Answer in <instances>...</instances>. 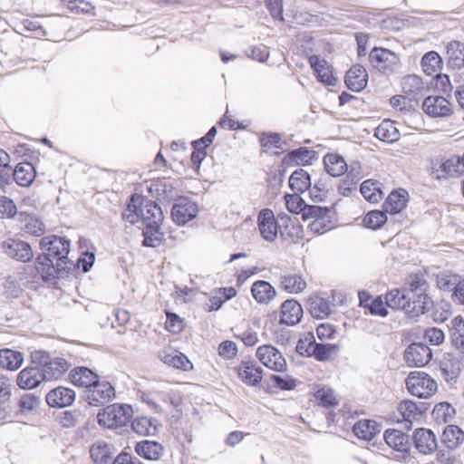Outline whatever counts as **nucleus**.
<instances>
[{
  "mask_svg": "<svg viewBox=\"0 0 464 464\" xmlns=\"http://www.w3.org/2000/svg\"><path fill=\"white\" fill-rule=\"evenodd\" d=\"M345 84L353 92H361L368 82V72L365 68L360 64L353 65L346 72Z\"/></svg>",
  "mask_w": 464,
  "mask_h": 464,
  "instance_id": "nucleus-15",
  "label": "nucleus"
},
{
  "mask_svg": "<svg viewBox=\"0 0 464 464\" xmlns=\"http://www.w3.org/2000/svg\"><path fill=\"white\" fill-rule=\"evenodd\" d=\"M70 378L74 385L78 387L88 388L89 390L100 377L91 369L81 366L76 367L71 371Z\"/></svg>",
  "mask_w": 464,
  "mask_h": 464,
  "instance_id": "nucleus-22",
  "label": "nucleus"
},
{
  "mask_svg": "<svg viewBox=\"0 0 464 464\" xmlns=\"http://www.w3.org/2000/svg\"><path fill=\"white\" fill-rule=\"evenodd\" d=\"M421 67L423 72L430 76L439 73L442 68V59L435 51L426 53L421 58Z\"/></svg>",
  "mask_w": 464,
  "mask_h": 464,
  "instance_id": "nucleus-39",
  "label": "nucleus"
},
{
  "mask_svg": "<svg viewBox=\"0 0 464 464\" xmlns=\"http://www.w3.org/2000/svg\"><path fill=\"white\" fill-rule=\"evenodd\" d=\"M17 212L16 206L13 199L7 197L0 198V213L8 218H14Z\"/></svg>",
  "mask_w": 464,
  "mask_h": 464,
  "instance_id": "nucleus-63",
  "label": "nucleus"
},
{
  "mask_svg": "<svg viewBox=\"0 0 464 464\" xmlns=\"http://www.w3.org/2000/svg\"><path fill=\"white\" fill-rule=\"evenodd\" d=\"M131 428L139 435H152L157 430V420L148 417H138L132 420Z\"/></svg>",
  "mask_w": 464,
  "mask_h": 464,
  "instance_id": "nucleus-43",
  "label": "nucleus"
},
{
  "mask_svg": "<svg viewBox=\"0 0 464 464\" xmlns=\"http://www.w3.org/2000/svg\"><path fill=\"white\" fill-rule=\"evenodd\" d=\"M140 220L144 227L155 221L157 225H160L163 221V213L161 208L153 201H140Z\"/></svg>",
  "mask_w": 464,
  "mask_h": 464,
  "instance_id": "nucleus-18",
  "label": "nucleus"
},
{
  "mask_svg": "<svg viewBox=\"0 0 464 464\" xmlns=\"http://www.w3.org/2000/svg\"><path fill=\"white\" fill-rule=\"evenodd\" d=\"M408 193L405 189H399L392 191L385 202L383 203V209L387 213L397 214L402 211L407 205Z\"/></svg>",
  "mask_w": 464,
  "mask_h": 464,
  "instance_id": "nucleus-25",
  "label": "nucleus"
},
{
  "mask_svg": "<svg viewBox=\"0 0 464 464\" xmlns=\"http://www.w3.org/2000/svg\"><path fill=\"white\" fill-rule=\"evenodd\" d=\"M459 282V277L457 275L448 273H440L437 276V285L440 289L444 291H453Z\"/></svg>",
  "mask_w": 464,
  "mask_h": 464,
  "instance_id": "nucleus-55",
  "label": "nucleus"
},
{
  "mask_svg": "<svg viewBox=\"0 0 464 464\" xmlns=\"http://www.w3.org/2000/svg\"><path fill=\"white\" fill-rule=\"evenodd\" d=\"M49 354L44 351H35L31 353V390L36 388L41 383V380H38L41 373V369L48 363Z\"/></svg>",
  "mask_w": 464,
  "mask_h": 464,
  "instance_id": "nucleus-31",
  "label": "nucleus"
},
{
  "mask_svg": "<svg viewBox=\"0 0 464 464\" xmlns=\"http://www.w3.org/2000/svg\"><path fill=\"white\" fill-rule=\"evenodd\" d=\"M308 227L314 234H324L332 228L330 215L314 219L309 225Z\"/></svg>",
  "mask_w": 464,
  "mask_h": 464,
  "instance_id": "nucleus-61",
  "label": "nucleus"
},
{
  "mask_svg": "<svg viewBox=\"0 0 464 464\" xmlns=\"http://www.w3.org/2000/svg\"><path fill=\"white\" fill-rule=\"evenodd\" d=\"M289 187L295 193H304L311 188L309 173L303 169H295L289 178Z\"/></svg>",
  "mask_w": 464,
  "mask_h": 464,
  "instance_id": "nucleus-35",
  "label": "nucleus"
},
{
  "mask_svg": "<svg viewBox=\"0 0 464 464\" xmlns=\"http://www.w3.org/2000/svg\"><path fill=\"white\" fill-rule=\"evenodd\" d=\"M428 410V404L420 402L417 404L413 401H403L399 404L398 411L403 420L411 424L413 420L419 419Z\"/></svg>",
  "mask_w": 464,
  "mask_h": 464,
  "instance_id": "nucleus-24",
  "label": "nucleus"
},
{
  "mask_svg": "<svg viewBox=\"0 0 464 464\" xmlns=\"http://www.w3.org/2000/svg\"><path fill=\"white\" fill-rule=\"evenodd\" d=\"M24 164L29 165V159L24 158L22 162L15 166L14 169H12L11 179L15 180L19 186L29 187V179L26 178V173H24Z\"/></svg>",
  "mask_w": 464,
  "mask_h": 464,
  "instance_id": "nucleus-57",
  "label": "nucleus"
},
{
  "mask_svg": "<svg viewBox=\"0 0 464 464\" xmlns=\"http://www.w3.org/2000/svg\"><path fill=\"white\" fill-rule=\"evenodd\" d=\"M410 307L406 308V314L410 318H417L430 310L431 300L428 295H411Z\"/></svg>",
  "mask_w": 464,
  "mask_h": 464,
  "instance_id": "nucleus-26",
  "label": "nucleus"
},
{
  "mask_svg": "<svg viewBox=\"0 0 464 464\" xmlns=\"http://www.w3.org/2000/svg\"><path fill=\"white\" fill-rule=\"evenodd\" d=\"M314 345H316V342L314 335L308 334L304 338L298 341L296 345V352L300 355L311 357L314 353L313 349Z\"/></svg>",
  "mask_w": 464,
  "mask_h": 464,
  "instance_id": "nucleus-59",
  "label": "nucleus"
},
{
  "mask_svg": "<svg viewBox=\"0 0 464 464\" xmlns=\"http://www.w3.org/2000/svg\"><path fill=\"white\" fill-rule=\"evenodd\" d=\"M324 165L327 173L333 177H340L347 170L343 157L335 153L326 154L324 157Z\"/></svg>",
  "mask_w": 464,
  "mask_h": 464,
  "instance_id": "nucleus-32",
  "label": "nucleus"
},
{
  "mask_svg": "<svg viewBox=\"0 0 464 464\" xmlns=\"http://www.w3.org/2000/svg\"><path fill=\"white\" fill-rule=\"evenodd\" d=\"M256 356L259 361L267 368L284 372L286 371L287 364L282 353L272 345H263L258 347Z\"/></svg>",
  "mask_w": 464,
  "mask_h": 464,
  "instance_id": "nucleus-6",
  "label": "nucleus"
},
{
  "mask_svg": "<svg viewBox=\"0 0 464 464\" xmlns=\"http://www.w3.org/2000/svg\"><path fill=\"white\" fill-rule=\"evenodd\" d=\"M408 285L409 289L407 290V293L410 294V295L420 294L427 295L429 284L422 275L415 274L410 276L408 279Z\"/></svg>",
  "mask_w": 464,
  "mask_h": 464,
  "instance_id": "nucleus-48",
  "label": "nucleus"
},
{
  "mask_svg": "<svg viewBox=\"0 0 464 464\" xmlns=\"http://www.w3.org/2000/svg\"><path fill=\"white\" fill-rule=\"evenodd\" d=\"M364 295H365L364 293L359 294L360 303L365 308L369 309L371 314L379 315L382 317H384L388 314V311L386 309L387 305H386V304L383 303V301L382 300V298L380 296H378L376 298H372L370 295H366V297L364 298L363 297Z\"/></svg>",
  "mask_w": 464,
  "mask_h": 464,
  "instance_id": "nucleus-40",
  "label": "nucleus"
},
{
  "mask_svg": "<svg viewBox=\"0 0 464 464\" xmlns=\"http://www.w3.org/2000/svg\"><path fill=\"white\" fill-rule=\"evenodd\" d=\"M70 364L63 358H55L49 360L41 369L39 375L42 381H52L61 379L63 374L68 371Z\"/></svg>",
  "mask_w": 464,
  "mask_h": 464,
  "instance_id": "nucleus-14",
  "label": "nucleus"
},
{
  "mask_svg": "<svg viewBox=\"0 0 464 464\" xmlns=\"http://www.w3.org/2000/svg\"><path fill=\"white\" fill-rule=\"evenodd\" d=\"M115 398V390L107 381H98L87 391V401L92 406H101Z\"/></svg>",
  "mask_w": 464,
  "mask_h": 464,
  "instance_id": "nucleus-5",
  "label": "nucleus"
},
{
  "mask_svg": "<svg viewBox=\"0 0 464 464\" xmlns=\"http://www.w3.org/2000/svg\"><path fill=\"white\" fill-rule=\"evenodd\" d=\"M431 350L423 343H413L404 353V359L409 365L421 367L431 359Z\"/></svg>",
  "mask_w": 464,
  "mask_h": 464,
  "instance_id": "nucleus-9",
  "label": "nucleus"
},
{
  "mask_svg": "<svg viewBox=\"0 0 464 464\" xmlns=\"http://www.w3.org/2000/svg\"><path fill=\"white\" fill-rule=\"evenodd\" d=\"M401 88L410 100H418L426 91L422 79L415 74L404 76L401 80Z\"/></svg>",
  "mask_w": 464,
  "mask_h": 464,
  "instance_id": "nucleus-20",
  "label": "nucleus"
},
{
  "mask_svg": "<svg viewBox=\"0 0 464 464\" xmlns=\"http://www.w3.org/2000/svg\"><path fill=\"white\" fill-rule=\"evenodd\" d=\"M331 312L332 308L330 304L324 299H319L312 304L311 314L314 317L324 318L325 316H328L331 314Z\"/></svg>",
  "mask_w": 464,
  "mask_h": 464,
  "instance_id": "nucleus-60",
  "label": "nucleus"
},
{
  "mask_svg": "<svg viewBox=\"0 0 464 464\" xmlns=\"http://www.w3.org/2000/svg\"><path fill=\"white\" fill-rule=\"evenodd\" d=\"M374 136L380 140L392 143L400 139V132L392 121L385 120L375 129Z\"/></svg>",
  "mask_w": 464,
  "mask_h": 464,
  "instance_id": "nucleus-36",
  "label": "nucleus"
},
{
  "mask_svg": "<svg viewBox=\"0 0 464 464\" xmlns=\"http://www.w3.org/2000/svg\"><path fill=\"white\" fill-rule=\"evenodd\" d=\"M456 414L455 409L448 402H440L435 405L432 417L437 422L448 423Z\"/></svg>",
  "mask_w": 464,
  "mask_h": 464,
  "instance_id": "nucleus-46",
  "label": "nucleus"
},
{
  "mask_svg": "<svg viewBox=\"0 0 464 464\" xmlns=\"http://www.w3.org/2000/svg\"><path fill=\"white\" fill-rule=\"evenodd\" d=\"M450 336L452 344L464 359V319L459 315L451 321Z\"/></svg>",
  "mask_w": 464,
  "mask_h": 464,
  "instance_id": "nucleus-33",
  "label": "nucleus"
},
{
  "mask_svg": "<svg viewBox=\"0 0 464 464\" xmlns=\"http://www.w3.org/2000/svg\"><path fill=\"white\" fill-rule=\"evenodd\" d=\"M309 63L319 82L330 86L335 85L337 79L334 76L332 68L325 60L320 59L317 55H312L309 57Z\"/></svg>",
  "mask_w": 464,
  "mask_h": 464,
  "instance_id": "nucleus-16",
  "label": "nucleus"
},
{
  "mask_svg": "<svg viewBox=\"0 0 464 464\" xmlns=\"http://www.w3.org/2000/svg\"><path fill=\"white\" fill-rule=\"evenodd\" d=\"M409 392L418 398H430L437 391V382L423 372H412L405 381Z\"/></svg>",
  "mask_w": 464,
  "mask_h": 464,
  "instance_id": "nucleus-3",
  "label": "nucleus"
},
{
  "mask_svg": "<svg viewBox=\"0 0 464 464\" xmlns=\"http://www.w3.org/2000/svg\"><path fill=\"white\" fill-rule=\"evenodd\" d=\"M314 397L324 407L326 408L336 406L338 404L334 392L326 386L319 387L314 392Z\"/></svg>",
  "mask_w": 464,
  "mask_h": 464,
  "instance_id": "nucleus-50",
  "label": "nucleus"
},
{
  "mask_svg": "<svg viewBox=\"0 0 464 464\" xmlns=\"http://www.w3.org/2000/svg\"><path fill=\"white\" fill-rule=\"evenodd\" d=\"M369 60L374 68L385 73L394 72L400 63V58L395 53L378 47L371 51Z\"/></svg>",
  "mask_w": 464,
  "mask_h": 464,
  "instance_id": "nucleus-4",
  "label": "nucleus"
},
{
  "mask_svg": "<svg viewBox=\"0 0 464 464\" xmlns=\"http://www.w3.org/2000/svg\"><path fill=\"white\" fill-rule=\"evenodd\" d=\"M422 110L430 117H448L452 112L450 102L442 96L425 98Z\"/></svg>",
  "mask_w": 464,
  "mask_h": 464,
  "instance_id": "nucleus-11",
  "label": "nucleus"
},
{
  "mask_svg": "<svg viewBox=\"0 0 464 464\" xmlns=\"http://www.w3.org/2000/svg\"><path fill=\"white\" fill-rule=\"evenodd\" d=\"M338 350L339 347L336 344H323L316 343V345H314L313 349V356L317 361L324 362L329 360L331 355Z\"/></svg>",
  "mask_w": 464,
  "mask_h": 464,
  "instance_id": "nucleus-54",
  "label": "nucleus"
},
{
  "mask_svg": "<svg viewBox=\"0 0 464 464\" xmlns=\"http://www.w3.org/2000/svg\"><path fill=\"white\" fill-rule=\"evenodd\" d=\"M75 392L67 387L59 386L49 391L45 396L46 403L53 408L71 406L75 401Z\"/></svg>",
  "mask_w": 464,
  "mask_h": 464,
  "instance_id": "nucleus-10",
  "label": "nucleus"
},
{
  "mask_svg": "<svg viewBox=\"0 0 464 464\" xmlns=\"http://www.w3.org/2000/svg\"><path fill=\"white\" fill-rule=\"evenodd\" d=\"M140 201H143V198L141 196L131 195L130 202L122 212V218L130 224H136L140 221Z\"/></svg>",
  "mask_w": 464,
  "mask_h": 464,
  "instance_id": "nucleus-45",
  "label": "nucleus"
},
{
  "mask_svg": "<svg viewBox=\"0 0 464 464\" xmlns=\"http://www.w3.org/2000/svg\"><path fill=\"white\" fill-rule=\"evenodd\" d=\"M353 430L357 438L371 440L377 432V425L375 421L361 420L353 425Z\"/></svg>",
  "mask_w": 464,
  "mask_h": 464,
  "instance_id": "nucleus-42",
  "label": "nucleus"
},
{
  "mask_svg": "<svg viewBox=\"0 0 464 464\" xmlns=\"http://www.w3.org/2000/svg\"><path fill=\"white\" fill-rule=\"evenodd\" d=\"M411 299L407 290L392 289L386 294L385 304L392 309L402 310L406 314V308L410 307Z\"/></svg>",
  "mask_w": 464,
  "mask_h": 464,
  "instance_id": "nucleus-28",
  "label": "nucleus"
},
{
  "mask_svg": "<svg viewBox=\"0 0 464 464\" xmlns=\"http://www.w3.org/2000/svg\"><path fill=\"white\" fill-rule=\"evenodd\" d=\"M330 214V209L328 208L319 207V206H309L305 205L304 212L302 214V218L304 220L310 219H318L324 217H326Z\"/></svg>",
  "mask_w": 464,
  "mask_h": 464,
  "instance_id": "nucleus-58",
  "label": "nucleus"
},
{
  "mask_svg": "<svg viewBox=\"0 0 464 464\" xmlns=\"http://www.w3.org/2000/svg\"><path fill=\"white\" fill-rule=\"evenodd\" d=\"M412 439L420 453L430 454L438 448L436 436L430 430L424 428L417 429L413 433Z\"/></svg>",
  "mask_w": 464,
  "mask_h": 464,
  "instance_id": "nucleus-12",
  "label": "nucleus"
},
{
  "mask_svg": "<svg viewBox=\"0 0 464 464\" xmlns=\"http://www.w3.org/2000/svg\"><path fill=\"white\" fill-rule=\"evenodd\" d=\"M39 246L42 253L36 260V271L43 280L63 276L74 266L73 261L68 257L70 240L52 235L43 237Z\"/></svg>",
  "mask_w": 464,
  "mask_h": 464,
  "instance_id": "nucleus-1",
  "label": "nucleus"
},
{
  "mask_svg": "<svg viewBox=\"0 0 464 464\" xmlns=\"http://www.w3.org/2000/svg\"><path fill=\"white\" fill-rule=\"evenodd\" d=\"M135 451L143 459L159 460L164 454V447L157 441L142 440L136 444Z\"/></svg>",
  "mask_w": 464,
  "mask_h": 464,
  "instance_id": "nucleus-23",
  "label": "nucleus"
},
{
  "mask_svg": "<svg viewBox=\"0 0 464 464\" xmlns=\"http://www.w3.org/2000/svg\"><path fill=\"white\" fill-rule=\"evenodd\" d=\"M257 225L262 237L267 242H275L278 236L277 223L274 212L269 208L262 209L257 217Z\"/></svg>",
  "mask_w": 464,
  "mask_h": 464,
  "instance_id": "nucleus-7",
  "label": "nucleus"
},
{
  "mask_svg": "<svg viewBox=\"0 0 464 464\" xmlns=\"http://www.w3.org/2000/svg\"><path fill=\"white\" fill-rule=\"evenodd\" d=\"M424 339L430 344L439 345L444 342L445 334L437 327L428 328L424 333Z\"/></svg>",
  "mask_w": 464,
  "mask_h": 464,
  "instance_id": "nucleus-62",
  "label": "nucleus"
},
{
  "mask_svg": "<svg viewBox=\"0 0 464 464\" xmlns=\"http://www.w3.org/2000/svg\"><path fill=\"white\" fill-rule=\"evenodd\" d=\"M160 226L155 221L150 223L142 229L144 239L142 246L147 247H158L162 244L163 234L160 232Z\"/></svg>",
  "mask_w": 464,
  "mask_h": 464,
  "instance_id": "nucleus-38",
  "label": "nucleus"
},
{
  "mask_svg": "<svg viewBox=\"0 0 464 464\" xmlns=\"http://www.w3.org/2000/svg\"><path fill=\"white\" fill-rule=\"evenodd\" d=\"M4 252L11 258L24 263L29 262V243L14 238L3 242Z\"/></svg>",
  "mask_w": 464,
  "mask_h": 464,
  "instance_id": "nucleus-13",
  "label": "nucleus"
},
{
  "mask_svg": "<svg viewBox=\"0 0 464 464\" xmlns=\"http://www.w3.org/2000/svg\"><path fill=\"white\" fill-rule=\"evenodd\" d=\"M384 440L387 445L400 452H406L409 449V435L399 430L389 429L384 432Z\"/></svg>",
  "mask_w": 464,
  "mask_h": 464,
  "instance_id": "nucleus-27",
  "label": "nucleus"
},
{
  "mask_svg": "<svg viewBox=\"0 0 464 464\" xmlns=\"http://www.w3.org/2000/svg\"><path fill=\"white\" fill-rule=\"evenodd\" d=\"M237 374L243 382L255 386L263 376V370L252 361L242 362L237 367Z\"/></svg>",
  "mask_w": 464,
  "mask_h": 464,
  "instance_id": "nucleus-19",
  "label": "nucleus"
},
{
  "mask_svg": "<svg viewBox=\"0 0 464 464\" xmlns=\"http://www.w3.org/2000/svg\"><path fill=\"white\" fill-rule=\"evenodd\" d=\"M90 453L96 464H109L114 452L111 445L97 441L92 445Z\"/></svg>",
  "mask_w": 464,
  "mask_h": 464,
  "instance_id": "nucleus-34",
  "label": "nucleus"
},
{
  "mask_svg": "<svg viewBox=\"0 0 464 464\" xmlns=\"http://www.w3.org/2000/svg\"><path fill=\"white\" fill-rule=\"evenodd\" d=\"M462 167V158L459 157H452L440 163V168L447 179L459 177L463 172Z\"/></svg>",
  "mask_w": 464,
  "mask_h": 464,
  "instance_id": "nucleus-44",
  "label": "nucleus"
},
{
  "mask_svg": "<svg viewBox=\"0 0 464 464\" xmlns=\"http://www.w3.org/2000/svg\"><path fill=\"white\" fill-rule=\"evenodd\" d=\"M299 194L294 192V194H286L285 196L286 208L291 213L303 214L304 212L306 204Z\"/></svg>",
  "mask_w": 464,
  "mask_h": 464,
  "instance_id": "nucleus-53",
  "label": "nucleus"
},
{
  "mask_svg": "<svg viewBox=\"0 0 464 464\" xmlns=\"http://www.w3.org/2000/svg\"><path fill=\"white\" fill-rule=\"evenodd\" d=\"M24 362V355L21 352L4 348L0 350V368L8 371H16Z\"/></svg>",
  "mask_w": 464,
  "mask_h": 464,
  "instance_id": "nucleus-30",
  "label": "nucleus"
},
{
  "mask_svg": "<svg viewBox=\"0 0 464 464\" xmlns=\"http://www.w3.org/2000/svg\"><path fill=\"white\" fill-rule=\"evenodd\" d=\"M280 285L289 294H298L306 287V283L301 276L288 274L281 276Z\"/></svg>",
  "mask_w": 464,
  "mask_h": 464,
  "instance_id": "nucleus-41",
  "label": "nucleus"
},
{
  "mask_svg": "<svg viewBox=\"0 0 464 464\" xmlns=\"http://www.w3.org/2000/svg\"><path fill=\"white\" fill-rule=\"evenodd\" d=\"M464 441V432L455 425H448L441 435V442L450 450L458 449Z\"/></svg>",
  "mask_w": 464,
  "mask_h": 464,
  "instance_id": "nucleus-29",
  "label": "nucleus"
},
{
  "mask_svg": "<svg viewBox=\"0 0 464 464\" xmlns=\"http://www.w3.org/2000/svg\"><path fill=\"white\" fill-rule=\"evenodd\" d=\"M251 293L254 299L262 304H267L275 299L276 291L267 281L257 280L251 286Z\"/></svg>",
  "mask_w": 464,
  "mask_h": 464,
  "instance_id": "nucleus-21",
  "label": "nucleus"
},
{
  "mask_svg": "<svg viewBox=\"0 0 464 464\" xmlns=\"http://www.w3.org/2000/svg\"><path fill=\"white\" fill-rule=\"evenodd\" d=\"M164 363L173 366L183 371L192 369V363L182 353L179 354H165L162 357Z\"/></svg>",
  "mask_w": 464,
  "mask_h": 464,
  "instance_id": "nucleus-51",
  "label": "nucleus"
},
{
  "mask_svg": "<svg viewBox=\"0 0 464 464\" xmlns=\"http://www.w3.org/2000/svg\"><path fill=\"white\" fill-rule=\"evenodd\" d=\"M130 405L114 403L101 410L97 414V422L107 429H117L125 426L132 417Z\"/></svg>",
  "mask_w": 464,
  "mask_h": 464,
  "instance_id": "nucleus-2",
  "label": "nucleus"
},
{
  "mask_svg": "<svg viewBox=\"0 0 464 464\" xmlns=\"http://www.w3.org/2000/svg\"><path fill=\"white\" fill-rule=\"evenodd\" d=\"M259 141L262 148L267 149L274 147L284 150V146L286 145V142L282 140L281 135L276 132L262 133Z\"/></svg>",
  "mask_w": 464,
  "mask_h": 464,
  "instance_id": "nucleus-52",
  "label": "nucleus"
},
{
  "mask_svg": "<svg viewBox=\"0 0 464 464\" xmlns=\"http://www.w3.org/2000/svg\"><path fill=\"white\" fill-rule=\"evenodd\" d=\"M313 154V150L304 147H301L297 150L289 151L284 158L283 162L290 161L295 163L296 165H306L309 164Z\"/></svg>",
  "mask_w": 464,
  "mask_h": 464,
  "instance_id": "nucleus-47",
  "label": "nucleus"
},
{
  "mask_svg": "<svg viewBox=\"0 0 464 464\" xmlns=\"http://www.w3.org/2000/svg\"><path fill=\"white\" fill-rule=\"evenodd\" d=\"M385 210H372L367 213V215L363 218V224L366 227L371 229H378L381 228L387 221Z\"/></svg>",
  "mask_w": 464,
  "mask_h": 464,
  "instance_id": "nucleus-49",
  "label": "nucleus"
},
{
  "mask_svg": "<svg viewBox=\"0 0 464 464\" xmlns=\"http://www.w3.org/2000/svg\"><path fill=\"white\" fill-rule=\"evenodd\" d=\"M94 261H95V254L93 252L86 251V252L82 253L80 256V257L77 259L76 265L78 267H82V270L84 273H87L92 267Z\"/></svg>",
  "mask_w": 464,
  "mask_h": 464,
  "instance_id": "nucleus-64",
  "label": "nucleus"
},
{
  "mask_svg": "<svg viewBox=\"0 0 464 464\" xmlns=\"http://www.w3.org/2000/svg\"><path fill=\"white\" fill-rule=\"evenodd\" d=\"M303 308L301 304L294 300H286L281 305L280 324L295 325L301 321Z\"/></svg>",
  "mask_w": 464,
  "mask_h": 464,
  "instance_id": "nucleus-17",
  "label": "nucleus"
},
{
  "mask_svg": "<svg viewBox=\"0 0 464 464\" xmlns=\"http://www.w3.org/2000/svg\"><path fill=\"white\" fill-rule=\"evenodd\" d=\"M198 212L195 202L188 198H180L171 208V217L178 225H185L197 217Z\"/></svg>",
  "mask_w": 464,
  "mask_h": 464,
  "instance_id": "nucleus-8",
  "label": "nucleus"
},
{
  "mask_svg": "<svg viewBox=\"0 0 464 464\" xmlns=\"http://www.w3.org/2000/svg\"><path fill=\"white\" fill-rule=\"evenodd\" d=\"M9 155L0 149V182L10 184L12 167L9 164Z\"/></svg>",
  "mask_w": 464,
  "mask_h": 464,
  "instance_id": "nucleus-56",
  "label": "nucleus"
},
{
  "mask_svg": "<svg viewBox=\"0 0 464 464\" xmlns=\"http://www.w3.org/2000/svg\"><path fill=\"white\" fill-rule=\"evenodd\" d=\"M382 185L377 180H364L361 184V193L367 201L372 203L378 202L384 195L382 190Z\"/></svg>",
  "mask_w": 464,
  "mask_h": 464,
  "instance_id": "nucleus-37",
  "label": "nucleus"
}]
</instances>
